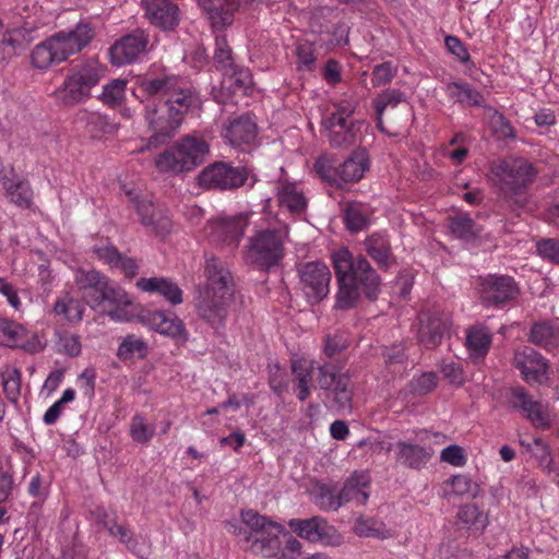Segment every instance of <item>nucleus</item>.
Returning a JSON list of instances; mask_svg holds the SVG:
<instances>
[{"instance_id": "obj_9", "label": "nucleus", "mask_w": 559, "mask_h": 559, "mask_svg": "<svg viewBox=\"0 0 559 559\" xmlns=\"http://www.w3.org/2000/svg\"><path fill=\"white\" fill-rule=\"evenodd\" d=\"M537 176L534 166L521 157H508L490 166L489 179L506 200H514L519 206L523 203L514 199L524 193Z\"/></svg>"}, {"instance_id": "obj_25", "label": "nucleus", "mask_w": 559, "mask_h": 559, "mask_svg": "<svg viewBox=\"0 0 559 559\" xmlns=\"http://www.w3.org/2000/svg\"><path fill=\"white\" fill-rule=\"evenodd\" d=\"M396 462L411 469H421L432 457L433 451L408 441H397L393 444ZM392 448V444L390 445Z\"/></svg>"}, {"instance_id": "obj_36", "label": "nucleus", "mask_w": 559, "mask_h": 559, "mask_svg": "<svg viewBox=\"0 0 559 559\" xmlns=\"http://www.w3.org/2000/svg\"><path fill=\"white\" fill-rule=\"evenodd\" d=\"M223 74V86L235 95H247L252 87V75L246 68L234 66L229 71L225 70Z\"/></svg>"}, {"instance_id": "obj_40", "label": "nucleus", "mask_w": 559, "mask_h": 559, "mask_svg": "<svg viewBox=\"0 0 559 559\" xmlns=\"http://www.w3.org/2000/svg\"><path fill=\"white\" fill-rule=\"evenodd\" d=\"M530 341L537 346L559 347V328L550 322H539L532 326Z\"/></svg>"}, {"instance_id": "obj_27", "label": "nucleus", "mask_w": 559, "mask_h": 559, "mask_svg": "<svg viewBox=\"0 0 559 559\" xmlns=\"http://www.w3.org/2000/svg\"><path fill=\"white\" fill-rule=\"evenodd\" d=\"M198 3L207 13L212 26L222 29L231 25L239 0H198Z\"/></svg>"}, {"instance_id": "obj_15", "label": "nucleus", "mask_w": 559, "mask_h": 559, "mask_svg": "<svg viewBox=\"0 0 559 559\" xmlns=\"http://www.w3.org/2000/svg\"><path fill=\"white\" fill-rule=\"evenodd\" d=\"M151 135L145 145L146 150L156 148L170 141L178 132L182 120L173 115L165 106L147 115Z\"/></svg>"}, {"instance_id": "obj_29", "label": "nucleus", "mask_w": 559, "mask_h": 559, "mask_svg": "<svg viewBox=\"0 0 559 559\" xmlns=\"http://www.w3.org/2000/svg\"><path fill=\"white\" fill-rule=\"evenodd\" d=\"M366 252L372 258L380 269L388 270L395 264V257L392 252L390 239L383 234H372L366 238Z\"/></svg>"}, {"instance_id": "obj_33", "label": "nucleus", "mask_w": 559, "mask_h": 559, "mask_svg": "<svg viewBox=\"0 0 559 559\" xmlns=\"http://www.w3.org/2000/svg\"><path fill=\"white\" fill-rule=\"evenodd\" d=\"M450 328V318L444 313H433L426 322L421 321L419 336L427 346H440Z\"/></svg>"}, {"instance_id": "obj_43", "label": "nucleus", "mask_w": 559, "mask_h": 559, "mask_svg": "<svg viewBox=\"0 0 559 559\" xmlns=\"http://www.w3.org/2000/svg\"><path fill=\"white\" fill-rule=\"evenodd\" d=\"M354 532L360 537L386 539L392 536L385 524L372 518H359L355 521Z\"/></svg>"}, {"instance_id": "obj_17", "label": "nucleus", "mask_w": 559, "mask_h": 559, "mask_svg": "<svg viewBox=\"0 0 559 559\" xmlns=\"http://www.w3.org/2000/svg\"><path fill=\"white\" fill-rule=\"evenodd\" d=\"M222 136L233 147L248 151L257 143L258 127L249 115H241L224 123Z\"/></svg>"}, {"instance_id": "obj_60", "label": "nucleus", "mask_w": 559, "mask_h": 559, "mask_svg": "<svg viewBox=\"0 0 559 559\" xmlns=\"http://www.w3.org/2000/svg\"><path fill=\"white\" fill-rule=\"evenodd\" d=\"M317 500L320 509L324 511H336L342 506L340 493L335 495L328 486L320 487Z\"/></svg>"}, {"instance_id": "obj_22", "label": "nucleus", "mask_w": 559, "mask_h": 559, "mask_svg": "<svg viewBox=\"0 0 559 559\" xmlns=\"http://www.w3.org/2000/svg\"><path fill=\"white\" fill-rule=\"evenodd\" d=\"M142 322L159 334L175 340L176 346H183L188 340L183 323L174 313L147 311L145 314L142 313Z\"/></svg>"}, {"instance_id": "obj_38", "label": "nucleus", "mask_w": 559, "mask_h": 559, "mask_svg": "<svg viewBox=\"0 0 559 559\" xmlns=\"http://www.w3.org/2000/svg\"><path fill=\"white\" fill-rule=\"evenodd\" d=\"M456 518L465 527L479 532H484L489 524L488 514L483 512L477 504L461 506Z\"/></svg>"}, {"instance_id": "obj_10", "label": "nucleus", "mask_w": 559, "mask_h": 559, "mask_svg": "<svg viewBox=\"0 0 559 559\" xmlns=\"http://www.w3.org/2000/svg\"><path fill=\"white\" fill-rule=\"evenodd\" d=\"M249 179H251V186L257 180L250 168L225 162H215L199 175L200 186L221 191L236 190L245 186Z\"/></svg>"}, {"instance_id": "obj_57", "label": "nucleus", "mask_w": 559, "mask_h": 559, "mask_svg": "<svg viewBox=\"0 0 559 559\" xmlns=\"http://www.w3.org/2000/svg\"><path fill=\"white\" fill-rule=\"evenodd\" d=\"M292 369L297 378V388H310L311 372L316 369L314 361L293 360Z\"/></svg>"}, {"instance_id": "obj_62", "label": "nucleus", "mask_w": 559, "mask_h": 559, "mask_svg": "<svg viewBox=\"0 0 559 559\" xmlns=\"http://www.w3.org/2000/svg\"><path fill=\"white\" fill-rule=\"evenodd\" d=\"M352 346H357L354 344V340L347 332L340 331L326 337L324 349H347Z\"/></svg>"}, {"instance_id": "obj_42", "label": "nucleus", "mask_w": 559, "mask_h": 559, "mask_svg": "<svg viewBox=\"0 0 559 559\" xmlns=\"http://www.w3.org/2000/svg\"><path fill=\"white\" fill-rule=\"evenodd\" d=\"M366 487L367 483H361L358 477L352 476L348 478L338 492L342 504L347 502H356L360 506L365 504L369 498Z\"/></svg>"}, {"instance_id": "obj_45", "label": "nucleus", "mask_w": 559, "mask_h": 559, "mask_svg": "<svg viewBox=\"0 0 559 559\" xmlns=\"http://www.w3.org/2000/svg\"><path fill=\"white\" fill-rule=\"evenodd\" d=\"M98 525H102L103 527H106L109 532V534L114 537H118L120 542L124 543L129 549L134 550L136 547V543H133V545H130L131 543V536L129 530L124 525H120L114 522L112 519H110L109 514L105 510L97 509L94 512Z\"/></svg>"}, {"instance_id": "obj_30", "label": "nucleus", "mask_w": 559, "mask_h": 559, "mask_svg": "<svg viewBox=\"0 0 559 559\" xmlns=\"http://www.w3.org/2000/svg\"><path fill=\"white\" fill-rule=\"evenodd\" d=\"M108 53L116 67L134 62L140 55V36L135 33L123 36L109 48Z\"/></svg>"}, {"instance_id": "obj_24", "label": "nucleus", "mask_w": 559, "mask_h": 559, "mask_svg": "<svg viewBox=\"0 0 559 559\" xmlns=\"http://www.w3.org/2000/svg\"><path fill=\"white\" fill-rule=\"evenodd\" d=\"M0 181L11 203L20 209L31 207L34 192L27 179L11 169L0 176Z\"/></svg>"}, {"instance_id": "obj_39", "label": "nucleus", "mask_w": 559, "mask_h": 559, "mask_svg": "<svg viewBox=\"0 0 559 559\" xmlns=\"http://www.w3.org/2000/svg\"><path fill=\"white\" fill-rule=\"evenodd\" d=\"M447 94L454 102L468 106H479L483 103L481 93L467 83H449L447 85Z\"/></svg>"}, {"instance_id": "obj_55", "label": "nucleus", "mask_w": 559, "mask_h": 559, "mask_svg": "<svg viewBox=\"0 0 559 559\" xmlns=\"http://www.w3.org/2000/svg\"><path fill=\"white\" fill-rule=\"evenodd\" d=\"M53 310L57 314L64 316L68 320L80 321L82 319V309L79 301L66 296L56 301Z\"/></svg>"}, {"instance_id": "obj_23", "label": "nucleus", "mask_w": 559, "mask_h": 559, "mask_svg": "<svg viewBox=\"0 0 559 559\" xmlns=\"http://www.w3.org/2000/svg\"><path fill=\"white\" fill-rule=\"evenodd\" d=\"M201 104L202 99L199 93L188 82L179 79L178 85L170 92L165 107L182 120L188 111L199 109Z\"/></svg>"}, {"instance_id": "obj_28", "label": "nucleus", "mask_w": 559, "mask_h": 559, "mask_svg": "<svg viewBox=\"0 0 559 559\" xmlns=\"http://www.w3.org/2000/svg\"><path fill=\"white\" fill-rule=\"evenodd\" d=\"M276 201L282 210H286L293 215H300L307 209V199L296 183L288 181H278L275 186Z\"/></svg>"}, {"instance_id": "obj_21", "label": "nucleus", "mask_w": 559, "mask_h": 559, "mask_svg": "<svg viewBox=\"0 0 559 559\" xmlns=\"http://www.w3.org/2000/svg\"><path fill=\"white\" fill-rule=\"evenodd\" d=\"M0 346L11 349H37L44 345L35 332L23 324L2 318L0 319Z\"/></svg>"}, {"instance_id": "obj_7", "label": "nucleus", "mask_w": 559, "mask_h": 559, "mask_svg": "<svg viewBox=\"0 0 559 559\" xmlns=\"http://www.w3.org/2000/svg\"><path fill=\"white\" fill-rule=\"evenodd\" d=\"M210 154V144L197 133L187 134L154 158L158 173L177 176L190 173L204 163Z\"/></svg>"}, {"instance_id": "obj_1", "label": "nucleus", "mask_w": 559, "mask_h": 559, "mask_svg": "<svg viewBox=\"0 0 559 559\" xmlns=\"http://www.w3.org/2000/svg\"><path fill=\"white\" fill-rule=\"evenodd\" d=\"M337 282L336 307H355L361 294L374 299L380 292L381 278L362 254H353L347 248H341L331 254Z\"/></svg>"}, {"instance_id": "obj_14", "label": "nucleus", "mask_w": 559, "mask_h": 559, "mask_svg": "<svg viewBox=\"0 0 559 559\" xmlns=\"http://www.w3.org/2000/svg\"><path fill=\"white\" fill-rule=\"evenodd\" d=\"M520 288L514 278L507 275H489L480 283V298L484 305L499 307L515 300Z\"/></svg>"}, {"instance_id": "obj_41", "label": "nucleus", "mask_w": 559, "mask_h": 559, "mask_svg": "<svg viewBox=\"0 0 559 559\" xmlns=\"http://www.w3.org/2000/svg\"><path fill=\"white\" fill-rule=\"evenodd\" d=\"M78 121L92 138H99L111 130L107 117L96 111H81Z\"/></svg>"}, {"instance_id": "obj_20", "label": "nucleus", "mask_w": 559, "mask_h": 559, "mask_svg": "<svg viewBox=\"0 0 559 559\" xmlns=\"http://www.w3.org/2000/svg\"><path fill=\"white\" fill-rule=\"evenodd\" d=\"M95 27L91 22L81 20L72 28L60 31L52 35L64 57L82 51L95 37Z\"/></svg>"}, {"instance_id": "obj_58", "label": "nucleus", "mask_w": 559, "mask_h": 559, "mask_svg": "<svg viewBox=\"0 0 559 559\" xmlns=\"http://www.w3.org/2000/svg\"><path fill=\"white\" fill-rule=\"evenodd\" d=\"M396 72L397 68L391 62L377 64L372 70V85L379 87L389 84L396 75Z\"/></svg>"}, {"instance_id": "obj_46", "label": "nucleus", "mask_w": 559, "mask_h": 559, "mask_svg": "<svg viewBox=\"0 0 559 559\" xmlns=\"http://www.w3.org/2000/svg\"><path fill=\"white\" fill-rule=\"evenodd\" d=\"M438 382V376L433 371H427L414 377L408 382L406 390L414 396H425L436 390Z\"/></svg>"}, {"instance_id": "obj_31", "label": "nucleus", "mask_w": 559, "mask_h": 559, "mask_svg": "<svg viewBox=\"0 0 559 559\" xmlns=\"http://www.w3.org/2000/svg\"><path fill=\"white\" fill-rule=\"evenodd\" d=\"M31 60L35 68L47 70L53 63H61L67 60V58L55 37L51 36L34 47L31 53Z\"/></svg>"}, {"instance_id": "obj_44", "label": "nucleus", "mask_w": 559, "mask_h": 559, "mask_svg": "<svg viewBox=\"0 0 559 559\" xmlns=\"http://www.w3.org/2000/svg\"><path fill=\"white\" fill-rule=\"evenodd\" d=\"M369 209L361 203H349L345 209V224L350 231L365 229L369 221Z\"/></svg>"}, {"instance_id": "obj_12", "label": "nucleus", "mask_w": 559, "mask_h": 559, "mask_svg": "<svg viewBox=\"0 0 559 559\" xmlns=\"http://www.w3.org/2000/svg\"><path fill=\"white\" fill-rule=\"evenodd\" d=\"M296 271L299 288L310 304H319L329 295L332 274L325 263L302 262L297 265Z\"/></svg>"}, {"instance_id": "obj_51", "label": "nucleus", "mask_w": 559, "mask_h": 559, "mask_svg": "<svg viewBox=\"0 0 559 559\" xmlns=\"http://www.w3.org/2000/svg\"><path fill=\"white\" fill-rule=\"evenodd\" d=\"M214 60L223 72L225 70L229 71V69L236 66L233 60L231 49L224 35H216Z\"/></svg>"}, {"instance_id": "obj_34", "label": "nucleus", "mask_w": 559, "mask_h": 559, "mask_svg": "<svg viewBox=\"0 0 559 559\" xmlns=\"http://www.w3.org/2000/svg\"><path fill=\"white\" fill-rule=\"evenodd\" d=\"M142 225L155 236L164 237L170 231L171 221L164 209L148 202L142 203Z\"/></svg>"}, {"instance_id": "obj_32", "label": "nucleus", "mask_w": 559, "mask_h": 559, "mask_svg": "<svg viewBox=\"0 0 559 559\" xmlns=\"http://www.w3.org/2000/svg\"><path fill=\"white\" fill-rule=\"evenodd\" d=\"M289 528L299 537L311 543L322 542L328 537V523L323 518L293 519L288 522Z\"/></svg>"}, {"instance_id": "obj_19", "label": "nucleus", "mask_w": 559, "mask_h": 559, "mask_svg": "<svg viewBox=\"0 0 559 559\" xmlns=\"http://www.w3.org/2000/svg\"><path fill=\"white\" fill-rule=\"evenodd\" d=\"M145 19L162 31H173L181 20L180 9L174 0H142Z\"/></svg>"}, {"instance_id": "obj_48", "label": "nucleus", "mask_w": 559, "mask_h": 559, "mask_svg": "<svg viewBox=\"0 0 559 559\" xmlns=\"http://www.w3.org/2000/svg\"><path fill=\"white\" fill-rule=\"evenodd\" d=\"M127 81L115 79L103 86V92L98 96L100 102L107 106L116 107L122 103L126 95Z\"/></svg>"}, {"instance_id": "obj_13", "label": "nucleus", "mask_w": 559, "mask_h": 559, "mask_svg": "<svg viewBox=\"0 0 559 559\" xmlns=\"http://www.w3.org/2000/svg\"><path fill=\"white\" fill-rule=\"evenodd\" d=\"M314 168L323 180L342 187L343 183L355 182L364 177L368 169V158L364 152H355L337 167L324 160H317Z\"/></svg>"}, {"instance_id": "obj_35", "label": "nucleus", "mask_w": 559, "mask_h": 559, "mask_svg": "<svg viewBox=\"0 0 559 559\" xmlns=\"http://www.w3.org/2000/svg\"><path fill=\"white\" fill-rule=\"evenodd\" d=\"M142 290L163 296L171 305L182 302V290L180 287L165 277L142 278Z\"/></svg>"}, {"instance_id": "obj_63", "label": "nucleus", "mask_w": 559, "mask_h": 559, "mask_svg": "<svg viewBox=\"0 0 559 559\" xmlns=\"http://www.w3.org/2000/svg\"><path fill=\"white\" fill-rule=\"evenodd\" d=\"M447 49L454 55L461 62L466 63L471 60V56L464 44L456 37L449 35L444 39Z\"/></svg>"}, {"instance_id": "obj_3", "label": "nucleus", "mask_w": 559, "mask_h": 559, "mask_svg": "<svg viewBox=\"0 0 559 559\" xmlns=\"http://www.w3.org/2000/svg\"><path fill=\"white\" fill-rule=\"evenodd\" d=\"M240 522L226 521L225 528L237 536L246 550L264 558H275L282 552L281 535L284 527L253 510H243Z\"/></svg>"}, {"instance_id": "obj_18", "label": "nucleus", "mask_w": 559, "mask_h": 559, "mask_svg": "<svg viewBox=\"0 0 559 559\" xmlns=\"http://www.w3.org/2000/svg\"><path fill=\"white\" fill-rule=\"evenodd\" d=\"M509 403L537 428H549L550 416L548 408L539 401L534 400L524 388L510 389Z\"/></svg>"}, {"instance_id": "obj_47", "label": "nucleus", "mask_w": 559, "mask_h": 559, "mask_svg": "<svg viewBox=\"0 0 559 559\" xmlns=\"http://www.w3.org/2000/svg\"><path fill=\"white\" fill-rule=\"evenodd\" d=\"M450 231L460 239L472 240L476 238L481 228L468 216L452 217L449 222Z\"/></svg>"}, {"instance_id": "obj_6", "label": "nucleus", "mask_w": 559, "mask_h": 559, "mask_svg": "<svg viewBox=\"0 0 559 559\" xmlns=\"http://www.w3.org/2000/svg\"><path fill=\"white\" fill-rule=\"evenodd\" d=\"M75 282L83 300L91 308L96 309L107 301L116 306V310L109 312L112 319L121 321L130 319L124 309L131 305L129 296L108 277L96 270L79 271Z\"/></svg>"}, {"instance_id": "obj_52", "label": "nucleus", "mask_w": 559, "mask_h": 559, "mask_svg": "<svg viewBox=\"0 0 559 559\" xmlns=\"http://www.w3.org/2000/svg\"><path fill=\"white\" fill-rule=\"evenodd\" d=\"M1 40L12 58L26 49L25 35L22 29L15 28L5 32Z\"/></svg>"}, {"instance_id": "obj_56", "label": "nucleus", "mask_w": 559, "mask_h": 559, "mask_svg": "<svg viewBox=\"0 0 559 559\" xmlns=\"http://www.w3.org/2000/svg\"><path fill=\"white\" fill-rule=\"evenodd\" d=\"M403 100L404 94L401 91L395 88L385 90L374 99L377 115L383 116L388 107H396Z\"/></svg>"}, {"instance_id": "obj_61", "label": "nucleus", "mask_w": 559, "mask_h": 559, "mask_svg": "<svg viewBox=\"0 0 559 559\" xmlns=\"http://www.w3.org/2000/svg\"><path fill=\"white\" fill-rule=\"evenodd\" d=\"M440 460L453 466L461 467L466 464V456L462 447L452 444L441 451Z\"/></svg>"}, {"instance_id": "obj_11", "label": "nucleus", "mask_w": 559, "mask_h": 559, "mask_svg": "<svg viewBox=\"0 0 559 559\" xmlns=\"http://www.w3.org/2000/svg\"><path fill=\"white\" fill-rule=\"evenodd\" d=\"M317 382L321 390L332 395V407L337 412L350 413L353 409V389L347 374L338 372L331 364L317 367Z\"/></svg>"}, {"instance_id": "obj_16", "label": "nucleus", "mask_w": 559, "mask_h": 559, "mask_svg": "<svg viewBox=\"0 0 559 559\" xmlns=\"http://www.w3.org/2000/svg\"><path fill=\"white\" fill-rule=\"evenodd\" d=\"M248 225V216L245 214L217 217L207 224L206 234L215 243L237 247Z\"/></svg>"}, {"instance_id": "obj_2", "label": "nucleus", "mask_w": 559, "mask_h": 559, "mask_svg": "<svg viewBox=\"0 0 559 559\" xmlns=\"http://www.w3.org/2000/svg\"><path fill=\"white\" fill-rule=\"evenodd\" d=\"M204 274L206 285L195 300V309L198 316L221 334L233 302V277L226 265L214 257L206 259Z\"/></svg>"}, {"instance_id": "obj_50", "label": "nucleus", "mask_w": 559, "mask_h": 559, "mask_svg": "<svg viewBox=\"0 0 559 559\" xmlns=\"http://www.w3.org/2000/svg\"><path fill=\"white\" fill-rule=\"evenodd\" d=\"M180 78L173 74H163L156 79L147 80L142 87L148 95L170 94L173 88L178 85Z\"/></svg>"}, {"instance_id": "obj_4", "label": "nucleus", "mask_w": 559, "mask_h": 559, "mask_svg": "<svg viewBox=\"0 0 559 559\" xmlns=\"http://www.w3.org/2000/svg\"><path fill=\"white\" fill-rule=\"evenodd\" d=\"M289 230L286 223L274 217L265 227L257 229L245 245L246 263L261 271H270L281 264Z\"/></svg>"}, {"instance_id": "obj_53", "label": "nucleus", "mask_w": 559, "mask_h": 559, "mask_svg": "<svg viewBox=\"0 0 559 559\" xmlns=\"http://www.w3.org/2000/svg\"><path fill=\"white\" fill-rule=\"evenodd\" d=\"M452 485V492L456 496H463L469 493L473 498H476L480 493V486L472 481L466 475H455L449 480Z\"/></svg>"}, {"instance_id": "obj_5", "label": "nucleus", "mask_w": 559, "mask_h": 559, "mask_svg": "<svg viewBox=\"0 0 559 559\" xmlns=\"http://www.w3.org/2000/svg\"><path fill=\"white\" fill-rule=\"evenodd\" d=\"M359 102L354 92H346L332 102L334 110L322 119V128L332 146L355 145L361 138L366 122L353 118Z\"/></svg>"}, {"instance_id": "obj_26", "label": "nucleus", "mask_w": 559, "mask_h": 559, "mask_svg": "<svg viewBox=\"0 0 559 559\" xmlns=\"http://www.w3.org/2000/svg\"><path fill=\"white\" fill-rule=\"evenodd\" d=\"M513 365L520 370L522 378L528 382L540 383L547 372V361L538 352H515Z\"/></svg>"}, {"instance_id": "obj_64", "label": "nucleus", "mask_w": 559, "mask_h": 559, "mask_svg": "<svg viewBox=\"0 0 559 559\" xmlns=\"http://www.w3.org/2000/svg\"><path fill=\"white\" fill-rule=\"evenodd\" d=\"M95 379L96 372L93 368H86L78 379L80 389L83 391L84 395L87 397H92L95 391Z\"/></svg>"}, {"instance_id": "obj_54", "label": "nucleus", "mask_w": 559, "mask_h": 559, "mask_svg": "<svg viewBox=\"0 0 559 559\" xmlns=\"http://www.w3.org/2000/svg\"><path fill=\"white\" fill-rule=\"evenodd\" d=\"M297 68L302 71H312L316 66V56L313 45L305 41L296 47Z\"/></svg>"}, {"instance_id": "obj_59", "label": "nucleus", "mask_w": 559, "mask_h": 559, "mask_svg": "<svg viewBox=\"0 0 559 559\" xmlns=\"http://www.w3.org/2000/svg\"><path fill=\"white\" fill-rule=\"evenodd\" d=\"M537 253L544 260L559 265V240L554 238L542 239L536 245Z\"/></svg>"}, {"instance_id": "obj_37", "label": "nucleus", "mask_w": 559, "mask_h": 559, "mask_svg": "<svg viewBox=\"0 0 559 559\" xmlns=\"http://www.w3.org/2000/svg\"><path fill=\"white\" fill-rule=\"evenodd\" d=\"M3 393L9 402L17 404L22 389V372L13 365H5L0 370Z\"/></svg>"}, {"instance_id": "obj_8", "label": "nucleus", "mask_w": 559, "mask_h": 559, "mask_svg": "<svg viewBox=\"0 0 559 559\" xmlns=\"http://www.w3.org/2000/svg\"><path fill=\"white\" fill-rule=\"evenodd\" d=\"M107 68L98 59L90 58L71 67L53 97L64 106H75L92 96V90L105 78Z\"/></svg>"}, {"instance_id": "obj_49", "label": "nucleus", "mask_w": 559, "mask_h": 559, "mask_svg": "<svg viewBox=\"0 0 559 559\" xmlns=\"http://www.w3.org/2000/svg\"><path fill=\"white\" fill-rule=\"evenodd\" d=\"M492 335L483 324H476L466 330V346L468 349H488Z\"/></svg>"}]
</instances>
